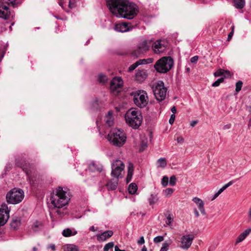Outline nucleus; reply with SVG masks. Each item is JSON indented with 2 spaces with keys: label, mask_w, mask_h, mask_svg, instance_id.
<instances>
[{
  "label": "nucleus",
  "mask_w": 251,
  "mask_h": 251,
  "mask_svg": "<svg viewBox=\"0 0 251 251\" xmlns=\"http://www.w3.org/2000/svg\"><path fill=\"white\" fill-rule=\"evenodd\" d=\"M106 4L110 12L117 17L131 20L139 12L137 6L128 0H106Z\"/></svg>",
  "instance_id": "f257e3e1"
},
{
  "label": "nucleus",
  "mask_w": 251,
  "mask_h": 251,
  "mask_svg": "<svg viewBox=\"0 0 251 251\" xmlns=\"http://www.w3.org/2000/svg\"><path fill=\"white\" fill-rule=\"evenodd\" d=\"M69 189L67 187H58L51 195V204L56 208H61L66 205L70 200L68 197Z\"/></svg>",
  "instance_id": "f03ea898"
},
{
  "label": "nucleus",
  "mask_w": 251,
  "mask_h": 251,
  "mask_svg": "<svg viewBox=\"0 0 251 251\" xmlns=\"http://www.w3.org/2000/svg\"><path fill=\"white\" fill-rule=\"evenodd\" d=\"M126 124L133 129H138L141 126L143 117L141 112L135 108L127 111L125 115Z\"/></svg>",
  "instance_id": "7ed1b4c3"
},
{
  "label": "nucleus",
  "mask_w": 251,
  "mask_h": 251,
  "mask_svg": "<svg viewBox=\"0 0 251 251\" xmlns=\"http://www.w3.org/2000/svg\"><path fill=\"white\" fill-rule=\"evenodd\" d=\"M107 140L111 145L121 147L126 142V135L123 130L119 128H113L109 131L107 135Z\"/></svg>",
  "instance_id": "20e7f679"
},
{
  "label": "nucleus",
  "mask_w": 251,
  "mask_h": 251,
  "mask_svg": "<svg viewBox=\"0 0 251 251\" xmlns=\"http://www.w3.org/2000/svg\"><path fill=\"white\" fill-rule=\"evenodd\" d=\"M152 39H141L137 45L136 48L131 53L132 56L138 58L146 53L150 49Z\"/></svg>",
  "instance_id": "39448f33"
},
{
  "label": "nucleus",
  "mask_w": 251,
  "mask_h": 251,
  "mask_svg": "<svg viewBox=\"0 0 251 251\" xmlns=\"http://www.w3.org/2000/svg\"><path fill=\"white\" fill-rule=\"evenodd\" d=\"M174 65V60L170 56L163 57L154 64V68L160 73H166L171 69Z\"/></svg>",
  "instance_id": "423d86ee"
},
{
  "label": "nucleus",
  "mask_w": 251,
  "mask_h": 251,
  "mask_svg": "<svg viewBox=\"0 0 251 251\" xmlns=\"http://www.w3.org/2000/svg\"><path fill=\"white\" fill-rule=\"evenodd\" d=\"M134 104L138 107L143 108L147 106L149 101L147 93L143 90H139L132 93Z\"/></svg>",
  "instance_id": "0eeeda50"
},
{
  "label": "nucleus",
  "mask_w": 251,
  "mask_h": 251,
  "mask_svg": "<svg viewBox=\"0 0 251 251\" xmlns=\"http://www.w3.org/2000/svg\"><path fill=\"white\" fill-rule=\"evenodd\" d=\"M24 198L23 191L17 188L12 189L6 195L7 201L11 204H17L20 202Z\"/></svg>",
  "instance_id": "6e6552de"
},
{
  "label": "nucleus",
  "mask_w": 251,
  "mask_h": 251,
  "mask_svg": "<svg viewBox=\"0 0 251 251\" xmlns=\"http://www.w3.org/2000/svg\"><path fill=\"white\" fill-rule=\"evenodd\" d=\"M152 89L157 100L162 101L165 99L167 90L164 87L163 81H159L154 83L152 86Z\"/></svg>",
  "instance_id": "1a4fd4ad"
},
{
  "label": "nucleus",
  "mask_w": 251,
  "mask_h": 251,
  "mask_svg": "<svg viewBox=\"0 0 251 251\" xmlns=\"http://www.w3.org/2000/svg\"><path fill=\"white\" fill-rule=\"evenodd\" d=\"M124 168L125 165L122 161L118 159L114 161L112 164V176L118 178L123 172Z\"/></svg>",
  "instance_id": "9d476101"
},
{
  "label": "nucleus",
  "mask_w": 251,
  "mask_h": 251,
  "mask_svg": "<svg viewBox=\"0 0 251 251\" xmlns=\"http://www.w3.org/2000/svg\"><path fill=\"white\" fill-rule=\"evenodd\" d=\"M167 43L162 40H158L153 42L151 45V49L155 54H160L164 52L167 49Z\"/></svg>",
  "instance_id": "9b49d317"
},
{
  "label": "nucleus",
  "mask_w": 251,
  "mask_h": 251,
  "mask_svg": "<svg viewBox=\"0 0 251 251\" xmlns=\"http://www.w3.org/2000/svg\"><path fill=\"white\" fill-rule=\"evenodd\" d=\"M114 29L117 32H126L132 30L133 26L129 23L121 22L116 24Z\"/></svg>",
  "instance_id": "f8f14e48"
},
{
  "label": "nucleus",
  "mask_w": 251,
  "mask_h": 251,
  "mask_svg": "<svg viewBox=\"0 0 251 251\" xmlns=\"http://www.w3.org/2000/svg\"><path fill=\"white\" fill-rule=\"evenodd\" d=\"M123 81L120 77H114L111 81L110 90L113 93L119 92L122 87Z\"/></svg>",
  "instance_id": "ddd939ff"
},
{
  "label": "nucleus",
  "mask_w": 251,
  "mask_h": 251,
  "mask_svg": "<svg viewBox=\"0 0 251 251\" xmlns=\"http://www.w3.org/2000/svg\"><path fill=\"white\" fill-rule=\"evenodd\" d=\"M16 164L18 166L22 168L23 171L25 172V173L28 176L29 181L31 182L30 176L31 172L30 170V165L29 164L27 163L25 160L23 158H22L21 160H19V159H16Z\"/></svg>",
  "instance_id": "4468645a"
},
{
  "label": "nucleus",
  "mask_w": 251,
  "mask_h": 251,
  "mask_svg": "<svg viewBox=\"0 0 251 251\" xmlns=\"http://www.w3.org/2000/svg\"><path fill=\"white\" fill-rule=\"evenodd\" d=\"M14 12L10 11L8 5L6 4L2 3L0 5V18L3 19H7L10 18V16L13 17Z\"/></svg>",
  "instance_id": "2eb2a0df"
},
{
  "label": "nucleus",
  "mask_w": 251,
  "mask_h": 251,
  "mask_svg": "<svg viewBox=\"0 0 251 251\" xmlns=\"http://www.w3.org/2000/svg\"><path fill=\"white\" fill-rule=\"evenodd\" d=\"M194 238V235L191 234L183 236L181 238L180 247L184 249H188L191 245Z\"/></svg>",
  "instance_id": "dca6fc26"
},
{
  "label": "nucleus",
  "mask_w": 251,
  "mask_h": 251,
  "mask_svg": "<svg viewBox=\"0 0 251 251\" xmlns=\"http://www.w3.org/2000/svg\"><path fill=\"white\" fill-rule=\"evenodd\" d=\"M102 170V166L99 162L92 161L88 165V170L86 169V171L92 172H100Z\"/></svg>",
  "instance_id": "f3484780"
},
{
  "label": "nucleus",
  "mask_w": 251,
  "mask_h": 251,
  "mask_svg": "<svg viewBox=\"0 0 251 251\" xmlns=\"http://www.w3.org/2000/svg\"><path fill=\"white\" fill-rule=\"evenodd\" d=\"M104 125L103 126L105 127H111L114 124V117L112 111H109L104 119Z\"/></svg>",
  "instance_id": "a211bd4d"
},
{
  "label": "nucleus",
  "mask_w": 251,
  "mask_h": 251,
  "mask_svg": "<svg viewBox=\"0 0 251 251\" xmlns=\"http://www.w3.org/2000/svg\"><path fill=\"white\" fill-rule=\"evenodd\" d=\"M148 76L147 71L145 70H138L135 74V80L141 83L143 82Z\"/></svg>",
  "instance_id": "6ab92c4d"
},
{
  "label": "nucleus",
  "mask_w": 251,
  "mask_h": 251,
  "mask_svg": "<svg viewBox=\"0 0 251 251\" xmlns=\"http://www.w3.org/2000/svg\"><path fill=\"white\" fill-rule=\"evenodd\" d=\"M192 201L197 205L201 214H202L203 215H205L206 212L205 211V209L204 208V203L203 201L201 199L198 197H194Z\"/></svg>",
  "instance_id": "aec40b11"
},
{
  "label": "nucleus",
  "mask_w": 251,
  "mask_h": 251,
  "mask_svg": "<svg viewBox=\"0 0 251 251\" xmlns=\"http://www.w3.org/2000/svg\"><path fill=\"white\" fill-rule=\"evenodd\" d=\"M113 234V232L111 230H107L103 232L100 235H98L97 239L99 241H104L107 239L111 237Z\"/></svg>",
  "instance_id": "412c9836"
},
{
  "label": "nucleus",
  "mask_w": 251,
  "mask_h": 251,
  "mask_svg": "<svg viewBox=\"0 0 251 251\" xmlns=\"http://www.w3.org/2000/svg\"><path fill=\"white\" fill-rule=\"evenodd\" d=\"M9 218V210L7 206L0 208V220H8Z\"/></svg>",
  "instance_id": "4be33fe9"
},
{
  "label": "nucleus",
  "mask_w": 251,
  "mask_h": 251,
  "mask_svg": "<svg viewBox=\"0 0 251 251\" xmlns=\"http://www.w3.org/2000/svg\"><path fill=\"white\" fill-rule=\"evenodd\" d=\"M251 232V229L249 228L246 229L243 233H242L238 236L236 241V244H237L243 241L250 234Z\"/></svg>",
  "instance_id": "5701e85b"
},
{
  "label": "nucleus",
  "mask_w": 251,
  "mask_h": 251,
  "mask_svg": "<svg viewBox=\"0 0 251 251\" xmlns=\"http://www.w3.org/2000/svg\"><path fill=\"white\" fill-rule=\"evenodd\" d=\"M233 183V181H230L228 182L227 184L224 185L221 188H220L219 191L216 193L214 196V197L211 199V200L213 201L215 200L216 198H217L225 190H226L227 187L231 185Z\"/></svg>",
  "instance_id": "b1692460"
},
{
  "label": "nucleus",
  "mask_w": 251,
  "mask_h": 251,
  "mask_svg": "<svg viewBox=\"0 0 251 251\" xmlns=\"http://www.w3.org/2000/svg\"><path fill=\"white\" fill-rule=\"evenodd\" d=\"M233 183V181H230L228 182L227 184L224 185L221 188H220L219 191L216 193L214 196V197L211 199V200L213 201L215 200L216 198H217L225 190H226L227 187L231 185Z\"/></svg>",
  "instance_id": "393cba45"
},
{
  "label": "nucleus",
  "mask_w": 251,
  "mask_h": 251,
  "mask_svg": "<svg viewBox=\"0 0 251 251\" xmlns=\"http://www.w3.org/2000/svg\"><path fill=\"white\" fill-rule=\"evenodd\" d=\"M233 183V181H230L228 182L227 184L224 185L221 188H220L219 191L216 193L214 196V197L211 199V200L213 201L215 200L216 198H217L225 190H226L227 187L231 185Z\"/></svg>",
  "instance_id": "a878e982"
},
{
  "label": "nucleus",
  "mask_w": 251,
  "mask_h": 251,
  "mask_svg": "<svg viewBox=\"0 0 251 251\" xmlns=\"http://www.w3.org/2000/svg\"><path fill=\"white\" fill-rule=\"evenodd\" d=\"M118 185V178L113 179L108 181L106 184L108 190H114L116 189Z\"/></svg>",
  "instance_id": "bb28decb"
},
{
  "label": "nucleus",
  "mask_w": 251,
  "mask_h": 251,
  "mask_svg": "<svg viewBox=\"0 0 251 251\" xmlns=\"http://www.w3.org/2000/svg\"><path fill=\"white\" fill-rule=\"evenodd\" d=\"M134 171V167L132 163H129L128 166V171H127V175L126 176V181L127 183L130 182L131 180L133 173Z\"/></svg>",
  "instance_id": "cd10ccee"
},
{
  "label": "nucleus",
  "mask_w": 251,
  "mask_h": 251,
  "mask_svg": "<svg viewBox=\"0 0 251 251\" xmlns=\"http://www.w3.org/2000/svg\"><path fill=\"white\" fill-rule=\"evenodd\" d=\"M215 76H223L224 77H228L230 75L229 72L223 70H218L215 73Z\"/></svg>",
  "instance_id": "c85d7f7f"
},
{
  "label": "nucleus",
  "mask_w": 251,
  "mask_h": 251,
  "mask_svg": "<svg viewBox=\"0 0 251 251\" xmlns=\"http://www.w3.org/2000/svg\"><path fill=\"white\" fill-rule=\"evenodd\" d=\"M137 189V185L134 183H132L128 186V191L129 194L133 195L136 193Z\"/></svg>",
  "instance_id": "c756f323"
},
{
  "label": "nucleus",
  "mask_w": 251,
  "mask_h": 251,
  "mask_svg": "<svg viewBox=\"0 0 251 251\" xmlns=\"http://www.w3.org/2000/svg\"><path fill=\"white\" fill-rule=\"evenodd\" d=\"M234 6L238 9H242L245 5L244 0H233Z\"/></svg>",
  "instance_id": "7c9ffc66"
},
{
  "label": "nucleus",
  "mask_w": 251,
  "mask_h": 251,
  "mask_svg": "<svg viewBox=\"0 0 251 251\" xmlns=\"http://www.w3.org/2000/svg\"><path fill=\"white\" fill-rule=\"evenodd\" d=\"M157 167L164 168L167 165L166 160L164 158H160L157 160Z\"/></svg>",
  "instance_id": "2f4dec72"
},
{
  "label": "nucleus",
  "mask_w": 251,
  "mask_h": 251,
  "mask_svg": "<svg viewBox=\"0 0 251 251\" xmlns=\"http://www.w3.org/2000/svg\"><path fill=\"white\" fill-rule=\"evenodd\" d=\"M148 146V140L146 138H143L141 139V146L140 151H143Z\"/></svg>",
  "instance_id": "473e14b6"
},
{
  "label": "nucleus",
  "mask_w": 251,
  "mask_h": 251,
  "mask_svg": "<svg viewBox=\"0 0 251 251\" xmlns=\"http://www.w3.org/2000/svg\"><path fill=\"white\" fill-rule=\"evenodd\" d=\"M148 201L150 205H153L158 201V198L156 195L151 194L149 198Z\"/></svg>",
  "instance_id": "72a5a7b5"
},
{
  "label": "nucleus",
  "mask_w": 251,
  "mask_h": 251,
  "mask_svg": "<svg viewBox=\"0 0 251 251\" xmlns=\"http://www.w3.org/2000/svg\"><path fill=\"white\" fill-rule=\"evenodd\" d=\"M100 101L99 100L96 98H95L91 102L92 107L91 108L93 109H97L99 107Z\"/></svg>",
  "instance_id": "f704fd0d"
},
{
  "label": "nucleus",
  "mask_w": 251,
  "mask_h": 251,
  "mask_svg": "<svg viewBox=\"0 0 251 251\" xmlns=\"http://www.w3.org/2000/svg\"><path fill=\"white\" fill-rule=\"evenodd\" d=\"M77 250L76 246L73 245H69L64 248V251H77Z\"/></svg>",
  "instance_id": "c9c22d12"
},
{
  "label": "nucleus",
  "mask_w": 251,
  "mask_h": 251,
  "mask_svg": "<svg viewBox=\"0 0 251 251\" xmlns=\"http://www.w3.org/2000/svg\"><path fill=\"white\" fill-rule=\"evenodd\" d=\"M21 225V221H11L10 223V225L11 228L14 229H17V228Z\"/></svg>",
  "instance_id": "e433bc0d"
},
{
  "label": "nucleus",
  "mask_w": 251,
  "mask_h": 251,
  "mask_svg": "<svg viewBox=\"0 0 251 251\" xmlns=\"http://www.w3.org/2000/svg\"><path fill=\"white\" fill-rule=\"evenodd\" d=\"M174 190L172 188H167L165 190H164L163 191V193L166 197H168L172 194Z\"/></svg>",
  "instance_id": "4c0bfd02"
},
{
  "label": "nucleus",
  "mask_w": 251,
  "mask_h": 251,
  "mask_svg": "<svg viewBox=\"0 0 251 251\" xmlns=\"http://www.w3.org/2000/svg\"><path fill=\"white\" fill-rule=\"evenodd\" d=\"M98 79L100 82L105 83L107 81L108 78L105 75L100 74L99 75Z\"/></svg>",
  "instance_id": "58836bf2"
},
{
  "label": "nucleus",
  "mask_w": 251,
  "mask_h": 251,
  "mask_svg": "<svg viewBox=\"0 0 251 251\" xmlns=\"http://www.w3.org/2000/svg\"><path fill=\"white\" fill-rule=\"evenodd\" d=\"M114 245L113 242H109L106 244L103 248V251H108L110 249L113 248Z\"/></svg>",
  "instance_id": "ea45409f"
},
{
  "label": "nucleus",
  "mask_w": 251,
  "mask_h": 251,
  "mask_svg": "<svg viewBox=\"0 0 251 251\" xmlns=\"http://www.w3.org/2000/svg\"><path fill=\"white\" fill-rule=\"evenodd\" d=\"M72 231L70 228H67L63 230L62 234L64 237H69L72 235Z\"/></svg>",
  "instance_id": "a19ab883"
},
{
  "label": "nucleus",
  "mask_w": 251,
  "mask_h": 251,
  "mask_svg": "<svg viewBox=\"0 0 251 251\" xmlns=\"http://www.w3.org/2000/svg\"><path fill=\"white\" fill-rule=\"evenodd\" d=\"M176 177L175 176H172L170 177L169 180V184L170 185L174 186L176 185Z\"/></svg>",
  "instance_id": "79ce46f5"
},
{
  "label": "nucleus",
  "mask_w": 251,
  "mask_h": 251,
  "mask_svg": "<svg viewBox=\"0 0 251 251\" xmlns=\"http://www.w3.org/2000/svg\"><path fill=\"white\" fill-rule=\"evenodd\" d=\"M168 177L167 176H164L161 180V184L163 186L165 187L168 184Z\"/></svg>",
  "instance_id": "37998d69"
},
{
  "label": "nucleus",
  "mask_w": 251,
  "mask_h": 251,
  "mask_svg": "<svg viewBox=\"0 0 251 251\" xmlns=\"http://www.w3.org/2000/svg\"><path fill=\"white\" fill-rule=\"evenodd\" d=\"M170 243L167 242H165L162 244V247H161L160 251H167L169 249Z\"/></svg>",
  "instance_id": "c03bdc74"
},
{
  "label": "nucleus",
  "mask_w": 251,
  "mask_h": 251,
  "mask_svg": "<svg viewBox=\"0 0 251 251\" xmlns=\"http://www.w3.org/2000/svg\"><path fill=\"white\" fill-rule=\"evenodd\" d=\"M69 2L68 4V7L70 9H73L76 6V0H69Z\"/></svg>",
  "instance_id": "a18cd8bd"
},
{
  "label": "nucleus",
  "mask_w": 251,
  "mask_h": 251,
  "mask_svg": "<svg viewBox=\"0 0 251 251\" xmlns=\"http://www.w3.org/2000/svg\"><path fill=\"white\" fill-rule=\"evenodd\" d=\"M243 82L241 81H238L236 84V91L237 92H239L242 87Z\"/></svg>",
  "instance_id": "49530a36"
},
{
  "label": "nucleus",
  "mask_w": 251,
  "mask_h": 251,
  "mask_svg": "<svg viewBox=\"0 0 251 251\" xmlns=\"http://www.w3.org/2000/svg\"><path fill=\"white\" fill-rule=\"evenodd\" d=\"M139 65L138 64V63L137 61H136L135 63L132 64L129 68H128V72H132L134 70H135Z\"/></svg>",
  "instance_id": "de8ad7c7"
},
{
  "label": "nucleus",
  "mask_w": 251,
  "mask_h": 251,
  "mask_svg": "<svg viewBox=\"0 0 251 251\" xmlns=\"http://www.w3.org/2000/svg\"><path fill=\"white\" fill-rule=\"evenodd\" d=\"M224 78L222 77L220 79H218L217 80L215 81L212 85L213 87H217L218 86L220 83L224 81Z\"/></svg>",
  "instance_id": "09e8293b"
},
{
  "label": "nucleus",
  "mask_w": 251,
  "mask_h": 251,
  "mask_svg": "<svg viewBox=\"0 0 251 251\" xmlns=\"http://www.w3.org/2000/svg\"><path fill=\"white\" fill-rule=\"evenodd\" d=\"M164 240V237L162 236H158L153 239V242L155 243H159Z\"/></svg>",
  "instance_id": "8fccbe9b"
},
{
  "label": "nucleus",
  "mask_w": 251,
  "mask_h": 251,
  "mask_svg": "<svg viewBox=\"0 0 251 251\" xmlns=\"http://www.w3.org/2000/svg\"><path fill=\"white\" fill-rule=\"evenodd\" d=\"M234 28V26L233 25H232V26H231V32L228 35V37H227V40L228 41H229L231 39V38H232V36L233 35Z\"/></svg>",
  "instance_id": "3c124183"
},
{
  "label": "nucleus",
  "mask_w": 251,
  "mask_h": 251,
  "mask_svg": "<svg viewBox=\"0 0 251 251\" xmlns=\"http://www.w3.org/2000/svg\"><path fill=\"white\" fill-rule=\"evenodd\" d=\"M16 1V0H2V3L4 4H6L7 5H9L10 3H11L14 6V4L13 3Z\"/></svg>",
  "instance_id": "603ef678"
},
{
  "label": "nucleus",
  "mask_w": 251,
  "mask_h": 251,
  "mask_svg": "<svg viewBox=\"0 0 251 251\" xmlns=\"http://www.w3.org/2000/svg\"><path fill=\"white\" fill-rule=\"evenodd\" d=\"M165 215L166 216L167 220H173L174 218L173 215L169 212H167Z\"/></svg>",
  "instance_id": "864d4df0"
},
{
  "label": "nucleus",
  "mask_w": 251,
  "mask_h": 251,
  "mask_svg": "<svg viewBox=\"0 0 251 251\" xmlns=\"http://www.w3.org/2000/svg\"><path fill=\"white\" fill-rule=\"evenodd\" d=\"M138 245H141L145 243V240L143 236L140 237V239L137 241Z\"/></svg>",
  "instance_id": "5fc2aeb1"
},
{
  "label": "nucleus",
  "mask_w": 251,
  "mask_h": 251,
  "mask_svg": "<svg viewBox=\"0 0 251 251\" xmlns=\"http://www.w3.org/2000/svg\"><path fill=\"white\" fill-rule=\"evenodd\" d=\"M176 116L175 114H172L169 119V123L171 125H173Z\"/></svg>",
  "instance_id": "6e6d98bb"
},
{
  "label": "nucleus",
  "mask_w": 251,
  "mask_h": 251,
  "mask_svg": "<svg viewBox=\"0 0 251 251\" xmlns=\"http://www.w3.org/2000/svg\"><path fill=\"white\" fill-rule=\"evenodd\" d=\"M40 226H41V224L39 221H36V222L33 224V228H38Z\"/></svg>",
  "instance_id": "4d7b16f0"
},
{
  "label": "nucleus",
  "mask_w": 251,
  "mask_h": 251,
  "mask_svg": "<svg viewBox=\"0 0 251 251\" xmlns=\"http://www.w3.org/2000/svg\"><path fill=\"white\" fill-rule=\"evenodd\" d=\"M137 62L138 63V64L139 65H142V64H146L148 63V62L145 59H140V60L137 61Z\"/></svg>",
  "instance_id": "13d9d810"
},
{
  "label": "nucleus",
  "mask_w": 251,
  "mask_h": 251,
  "mask_svg": "<svg viewBox=\"0 0 251 251\" xmlns=\"http://www.w3.org/2000/svg\"><path fill=\"white\" fill-rule=\"evenodd\" d=\"M190 60L192 63H196L198 60V56H194L191 58Z\"/></svg>",
  "instance_id": "bf43d9fd"
},
{
  "label": "nucleus",
  "mask_w": 251,
  "mask_h": 251,
  "mask_svg": "<svg viewBox=\"0 0 251 251\" xmlns=\"http://www.w3.org/2000/svg\"><path fill=\"white\" fill-rule=\"evenodd\" d=\"M176 141L179 143H182L184 142V139L183 137L179 136L177 138Z\"/></svg>",
  "instance_id": "052dcab7"
},
{
  "label": "nucleus",
  "mask_w": 251,
  "mask_h": 251,
  "mask_svg": "<svg viewBox=\"0 0 251 251\" xmlns=\"http://www.w3.org/2000/svg\"><path fill=\"white\" fill-rule=\"evenodd\" d=\"M59 5L62 8H64V3H65L64 0H59Z\"/></svg>",
  "instance_id": "680f3d73"
},
{
  "label": "nucleus",
  "mask_w": 251,
  "mask_h": 251,
  "mask_svg": "<svg viewBox=\"0 0 251 251\" xmlns=\"http://www.w3.org/2000/svg\"><path fill=\"white\" fill-rule=\"evenodd\" d=\"M63 210H64L57 209L55 212L57 213V215L61 216V215L64 213Z\"/></svg>",
  "instance_id": "e2e57ef3"
},
{
  "label": "nucleus",
  "mask_w": 251,
  "mask_h": 251,
  "mask_svg": "<svg viewBox=\"0 0 251 251\" xmlns=\"http://www.w3.org/2000/svg\"><path fill=\"white\" fill-rule=\"evenodd\" d=\"M48 248H50L52 251H54L55 250V246L54 244H51L48 246Z\"/></svg>",
  "instance_id": "0e129e2a"
},
{
  "label": "nucleus",
  "mask_w": 251,
  "mask_h": 251,
  "mask_svg": "<svg viewBox=\"0 0 251 251\" xmlns=\"http://www.w3.org/2000/svg\"><path fill=\"white\" fill-rule=\"evenodd\" d=\"M194 215H195L196 218L199 217V213L198 211L196 209H195V210H194Z\"/></svg>",
  "instance_id": "69168bd1"
},
{
  "label": "nucleus",
  "mask_w": 251,
  "mask_h": 251,
  "mask_svg": "<svg viewBox=\"0 0 251 251\" xmlns=\"http://www.w3.org/2000/svg\"><path fill=\"white\" fill-rule=\"evenodd\" d=\"M248 216L249 218L251 219V207L249 209V211L248 212Z\"/></svg>",
  "instance_id": "338daca9"
},
{
  "label": "nucleus",
  "mask_w": 251,
  "mask_h": 251,
  "mask_svg": "<svg viewBox=\"0 0 251 251\" xmlns=\"http://www.w3.org/2000/svg\"><path fill=\"white\" fill-rule=\"evenodd\" d=\"M115 251H126L125 250H120L117 246L115 247Z\"/></svg>",
  "instance_id": "774afa93"
}]
</instances>
